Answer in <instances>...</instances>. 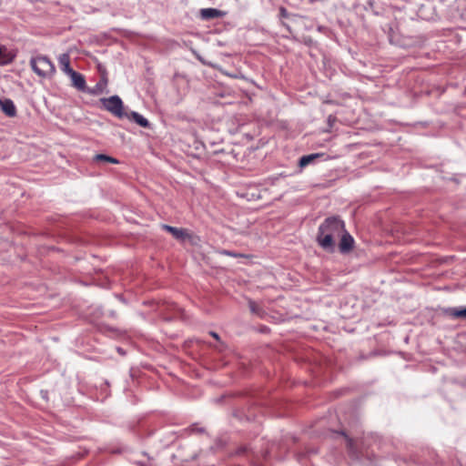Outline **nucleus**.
<instances>
[{
    "label": "nucleus",
    "instance_id": "4",
    "mask_svg": "<svg viewBox=\"0 0 466 466\" xmlns=\"http://www.w3.org/2000/svg\"><path fill=\"white\" fill-rule=\"evenodd\" d=\"M161 228L164 230L170 233L176 239L180 240V241H184L189 237L187 231L184 228H175V227L165 225V224L162 225Z\"/></svg>",
    "mask_w": 466,
    "mask_h": 466
},
{
    "label": "nucleus",
    "instance_id": "9",
    "mask_svg": "<svg viewBox=\"0 0 466 466\" xmlns=\"http://www.w3.org/2000/svg\"><path fill=\"white\" fill-rule=\"evenodd\" d=\"M58 63H59V66H60V68L61 70L68 75L70 74L72 71H74L71 67H70V56L68 54L65 53V54H61L59 56H58Z\"/></svg>",
    "mask_w": 466,
    "mask_h": 466
},
{
    "label": "nucleus",
    "instance_id": "8",
    "mask_svg": "<svg viewBox=\"0 0 466 466\" xmlns=\"http://www.w3.org/2000/svg\"><path fill=\"white\" fill-rule=\"evenodd\" d=\"M0 107L8 116H15L16 114L15 104L10 99L0 100Z\"/></svg>",
    "mask_w": 466,
    "mask_h": 466
},
{
    "label": "nucleus",
    "instance_id": "3",
    "mask_svg": "<svg viewBox=\"0 0 466 466\" xmlns=\"http://www.w3.org/2000/svg\"><path fill=\"white\" fill-rule=\"evenodd\" d=\"M104 108L117 117L124 116V106L121 98L118 96H112L110 97H104L100 99Z\"/></svg>",
    "mask_w": 466,
    "mask_h": 466
},
{
    "label": "nucleus",
    "instance_id": "10",
    "mask_svg": "<svg viewBox=\"0 0 466 466\" xmlns=\"http://www.w3.org/2000/svg\"><path fill=\"white\" fill-rule=\"evenodd\" d=\"M127 116L142 127H147L149 126L148 120L137 112H131L129 115H127Z\"/></svg>",
    "mask_w": 466,
    "mask_h": 466
},
{
    "label": "nucleus",
    "instance_id": "1",
    "mask_svg": "<svg viewBox=\"0 0 466 466\" xmlns=\"http://www.w3.org/2000/svg\"><path fill=\"white\" fill-rule=\"evenodd\" d=\"M345 229L344 222L338 217H330L324 220L319 228L317 241L326 250H332L335 240L342 235Z\"/></svg>",
    "mask_w": 466,
    "mask_h": 466
},
{
    "label": "nucleus",
    "instance_id": "14",
    "mask_svg": "<svg viewBox=\"0 0 466 466\" xmlns=\"http://www.w3.org/2000/svg\"><path fill=\"white\" fill-rule=\"evenodd\" d=\"M211 336L214 337L215 339H218V335L215 332H210Z\"/></svg>",
    "mask_w": 466,
    "mask_h": 466
},
{
    "label": "nucleus",
    "instance_id": "5",
    "mask_svg": "<svg viewBox=\"0 0 466 466\" xmlns=\"http://www.w3.org/2000/svg\"><path fill=\"white\" fill-rule=\"evenodd\" d=\"M339 250L342 253L350 251L353 248L354 239L344 229L342 235H340Z\"/></svg>",
    "mask_w": 466,
    "mask_h": 466
},
{
    "label": "nucleus",
    "instance_id": "16",
    "mask_svg": "<svg viewBox=\"0 0 466 466\" xmlns=\"http://www.w3.org/2000/svg\"><path fill=\"white\" fill-rule=\"evenodd\" d=\"M226 253H227L228 255H230V256H234V257L236 256V255L232 254V253H230V252H226Z\"/></svg>",
    "mask_w": 466,
    "mask_h": 466
},
{
    "label": "nucleus",
    "instance_id": "2",
    "mask_svg": "<svg viewBox=\"0 0 466 466\" xmlns=\"http://www.w3.org/2000/svg\"><path fill=\"white\" fill-rule=\"evenodd\" d=\"M30 66L33 71L41 77H51L56 73L55 65L45 56L31 58Z\"/></svg>",
    "mask_w": 466,
    "mask_h": 466
},
{
    "label": "nucleus",
    "instance_id": "6",
    "mask_svg": "<svg viewBox=\"0 0 466 466\" xmlns=\"http://www.w3.org/2000/svg\"><path fill=\"white\" fill-rule=\"evenodd\" d=\"M72 81V85L78 90L84 91L86 89V80L83 75L80 73L76 72L75 70L72 71L70 74L67 75Z\"/></svg>",
    "mask_w": 466,
    "mask_h": 466
},
{
    "label": "nucleus",
    "instance_id": "15",
    "mask_svg": "<svg viewBox=\"0 0 466 466\" xmlns=\"http://www.w3.org/2000/svg\"><path fill=\"white\" fill-rule=\"evenodd\" d=\"M250 309L253 312H256V308L254 307L253 304H250Z\"/></svg>",
    "mask_w": 466,
    "mask_h": 466
},
{
    "label": "nucleus",
    "instance_id": "11",
    "mask_svg": "<svg viewBox=\"0 0 466 466\" xmlns=\"http://www.w3.org/2000/svg\"><path fill=\"white\" fill-rule=\"evenodd\" d=\"M322 154H310V155H306V156H303L302 157H300L299 159V167H307L308 165H309L314 159L321 157Z\"/></svg>",
    "mask_w": 466,
    "mask_h": 466
},
{
    "label": "nucleus",
    "instance_id": "12",
    "mask_svg": "<svg viewBox=\"0 0 466 466\" xmlns=\"http://www.w3.org/2000/svg\"><path fill=\"white\" fill-rule=\"evenodd\" d=\"M450 315L455 319H466V307L465 308H452L449 310Z\"/></svg>",
    "mask_w": 466,
    "mask_h": 466
},
{
    "label": "nucleus",
    "instance_id": "7",
    "mask_svg": "<svg viewBox=\"0 0 466 466\" xmlns=\"http://www.w3.org/2000/svg\"><path fill=\"white\" fill-rule=\"evenodd\" d=\"M225 13L216 8H203L200 10L202 19L209 20L213 18L222 17Z\"/></svg>",
    "mask_w": 466,
    "mask_h": 466
},
{
    "label": "nucleus",
    "instance_id": "13",
    "mask_svg": "<svg viewBox=\"0 0 466 466\" xmlns=\"http://www.w3.org/2000/svg\"><path fill=\"white\" fill-rule=\"evenodd\" d=\"M94 160L97 162H106L111 164H118L119 161L116 158H114L112 157L104 155V154H97L94 157Z\"/></svg>",
    "mask_w": 466,
    "mask_h": 466
}]
</instances>
